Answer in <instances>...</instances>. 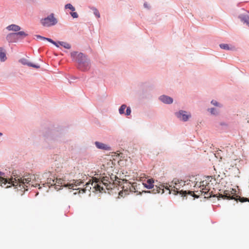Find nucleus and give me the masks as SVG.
<instances>
[{
	"label": "nucleus",
	"instance_id": "38",
	"mask_svg": "<svg viewBox=\"0 0 249 249\" xmlns=\"http://www.w3.org/2000/svg\"><path fill=\"white\" fill-rule=\"evenodd\" d=\"M2 135V134L1 132H0V137Z\"/></svg>",
	"mask_w": 249,
	"mask_h": 249
},
{
	"label": "nucleus",
	"instance_id": "37",
	"mask_svg": "<svg viewBox=\"0 0 249 249\" xmlns=\"http://www.w3.org/2000/svg\"><path fill=\"white\" fill-rule=\"evenodd\" d=\"M144 7H146V8H147V7H148V5H147V3H144Z\"/></svg>",
	"mask_w": 249,
	"mask_h": 249
},
{
	"label": "nucleus",
	"instance_id": "24",
	"mask_svg": "<svg viewBox=\"0 0 249 249\" xmlns=\"http://www.w3.org/2000/svg\"><path fill=\"white\" fill-rule=\"evenodd\" d=\"M15 34L17 35V37H18V39L20 36H23L25 37L27 36V34H26L23 31H20L18 33H15Z\"/></svg>",
	"mask_w": 249,
	"mask_h": 249
},
{
	"label": "nucleus",
	"instance_id": "34",
	"mask_svg": "<svg viewBox=\"0 0 249 249\" xmlns=\"http://www.w3.org/2000/svg\"><path fill=\"white\" fill-rule=\"evenodd\" d=\"M90 184V182H87L86 183V188H84V189H82V191H83V193H85L87 188H89V185Z\"/></svg>",
	"mask_w": 249,
	"mask_h": 249
},
{
	"label": "nucleus",
	"instance_id": "12",
	"mask_svg": "<svg viewBox=\"0 0 249 249\" xmlns=\"http://www.w3.org/2000/svg\"><path fill=\"white\" fill-rule=\"evenodd\" d=\"M6 38L9 42H15L18 39V37H17V35H16L15 33H10L8 34Z\"/></svg>",
	"mask_w": 249,
	"mask_h": 249
},
{
	"label": "nucleus",
	"instance_id": "17",
	"mask_svg": "<svg viewBox=\"0 0 249 249\" xmlns=\"http://www.w3.org/2000/svg\"><path fill=\"white\" fill-rule=\"evenodd\" d=\"M6 29L9 31H13L15 32H18L20 30V27L16 24H11L8 26Z\"/></svg>",
	"mask_w": 249,
	"mask_h": 249
},
{
	"label": "nucleus",
	"instance_id": "36",
	"mask_svg": "<svg viewBox=\"0 0 249 249\" xmlns=\"http://www.w3.org/2000/svg\"><path fill=\"white\" fill-rule=\"evenodd\" d=\"M53 44H54L55 46H56L57 47H59V46L58 45V44H59L58 42L57 43V42L53 41Z\"/></svg>",
	"mask_w": 249,
	"mask_h": 249
},
{
	"label": "nucleus",
	"instance_id": "20",
	"mask_svg": "<svg viewBox=\"0 0 249 249\" xmlns=\"http://www.w3.org/2000/svg\"><path fill=\"white\" fill-rule=\"evenodd\" d=\"M152 193H154V194H156V193H164V191H163V186H161V187H158L157 186H155V188H154L153 190H152Z\"/></svg>",
	"mask_w": 249,
	"mask_h": 249
},
{
	"label": "nucleus",
	"instance_id": "32",
	"mask_svg": "<svg viewBox=\"0 0 249 249\" xmlns=\"http://www.w3.org/2000/svg\"><path fill=\"white\" fill-rule=\"evenodd\" d=\"M239 200L241 202H244L246 201L249 202V199L245 197H242L239 199Z\"/></svg>",
	"mask_w": 249,
	"mask_h": 249
},
{
	"label": "nucleus",
	"instance_id": "26",
	"mask_svg": "<svg viewBox=\"0 0 249 249\" xmlns=\"http://www.w3.org/2000/svg\"><path fill=\"white\" fill-rule=\"evenodd\" d=\"M126 106L125 105H123L121 106L120 108H119V113L121 114H123L124 113V109L126 108Z\"/></svg>",
	"mask_w": 249,
	"mask_h": 249
},
{
	"label": "nucleus",
	"instance_id": "25",
	"mask_svg": "<svg viewBox=\"0 0 249 249\" xmlns=\"http://www.w3.org/2000/svg\"><path fill=\"white\" fill-rule=\"evenodd\" d=\"M91 9L94 14L96 16V17L98 18H100V15L98 10L96 8L94 7L91 8Z\"/></svg>",
	"mask_w": 249,
	"mask_h": 249
},
{
	"label": "nucleus",
	"instance_id": "39",
	"mask_svg": "<svg viewBox=\"0 0 249 249\" xmlns=\"http://www.w3.org/2000/svg\"><path fill=\"white\" fill-rule=\"evenodd\" d=\"M89 189H88L89 191L90 190V189H91V187H89Z\"/></svg>",
	"mask_w": 249,
	"mask_h": 249
},
{
	"label": "nucleus",
	"instance_id": "27",
	"mask_svg": "<svg viewBox=\"0 0 249 249\" xmlns=\"http://www.w3.org/2000/svg\"><path fill=\"white\" fill-rule=\"evenodd\" d=\"M36 37H37V38H40V39H43V40H47L48 41L51 42L52 43H53V41L52 39H50V38H46V37L41 36H37Z\"/></svg>",
	"mask_w": 249,
	"mask_h": 249
},
{
	"label": "nucleus",
	"instance_id": "9",
	"mask_svg": "<svg viewBox=\"0 0 249 249\" xmlns=\"http://www.w3.org/2000/svg\"><path fill=\"white\" fill-rule=\"evenodd\" d=\"M176 116L178 118L185 122L187 121L191 117L190 114H187V112L183 110H180L176 113Z\"/></svg>",
	"mask_w": 249,
	"mask_h": 249
},
{
	"label": "nucleus",
	"instance_id": "35",
	"mask_svg": "<svg viewBox=\"0 0 249 249\" xmlns=\"http://www.w3.org/2000/svg\"><path fill=\"white\" fill-rule=\"evenodd\" d=\"M136 190H138V192L139 193H141V191H140V190H141V186H139V187H136Z\"/></svg>",
	"mask_w": 249,
	"mask_h": 249
},
{
	"label": "nucleus",
	"instance_id": "2",
	"mask_svg": "<svg viewBox=\"0 0 249 249\" xmlns=\"http://www.w3.org/2000/svg\"><path fill=\"white\" fill-rule=\"evenodd\" d=\"M93 181L91 185L93 187L96 191L101 192L104 190L103 185H104L107 190L112 189L115 185H122V182L116 175L113 174H108V176L105 175V174L101 175L99 178H93Z\"/></svg>",
	"mask_w": 249,
	"mask_h": 249
},
{
	"label": "nucleus",
	"instance_id": "6",
	"mask_svg": "<svg viewBox=\"0 0 249 249\" xmlns=\"http://www.w3.org/2000/svg\"><path fill=\"white\" fill-rule=\"evenodd\" d=\"M41 24L45 27H50L55 25L57 22V19L54 18L53 14L40 20Z\"/></svg>",
	"mask_w": 249,
	"mask_h": 249
},
{
	"label": "nucleus",
	"instance_id": "22",
	"mask_svg": "<svg viewBox=\"0 0 249 249\" xmlns=\"http://www.w3.org/2000/svg\"><path fill=\"white\" fill-rule=\"evenodd\" d=\"M58 43L60 45L64 47L65 48H66V49H69L71 47V46L70 44H69L67 42H65L59 41Z\"/></svg>",
	"mask_w": 249,
	"mask_h": 249
},
{
	"label": "nucleus",
	"instance_id": "13",
	"mask_svg": "<svg viewBox=\"0 0 249 249\" xmlns=\"http://www.w3.org/2000/svg\"><path fill=\"white\" fill-rule=\"evenodd\" d=\"M160 100L165 104H171L173 102V99L166 95H162L160 97Z\"/></svg>",
	"mask_w": 249,
	"mask_h": 249
},
{
	"label": "nucleus",
	"instance_id": "7",
	"mask_svg": "<svg viewBox=\"0 0 249 249\" xmlns=\"http://www.w3.org/2000/svg\"><path fill=\"white\" fill-rule=\"evenodd\" d=\"M71 56L72 59L79 64V61L87 60L88 59L86 56L82 53H78L77 52H72L71 53Z\"/></svg>",
	"mask_w": 249,
	"mask_h": 249
},
{
	"label": "nucleus",
	"instance_id": "11",
	"mask_svg": "<svg viewBox=\"0 0 249 249\" xmlns=\"http://www.w3.org/2000/svg\"><path fill=\"white\" fill-rule=\"evenodd\" d=\"M83 182L80 180H73V183L69 184V188L73 190H78L79 188H76L78 186H80Z\"/></svg>",
	"mask_w": 249,
	"mask_h": 249
},
{
	"label": "nucleus",
	"instance_id": "8",
	"mask_svg": "<svg viewBox=\"0 0 249 249\" xmlns=\"http://www.w3.org/2000/svg\"><path fill=\"white\" fill-rule=\"evenodd\" d=\"M69 184L66 183V181L61 179V178H56V180H55V183L54 184V188L59 190L61 189L62 187H68L69 188Z\"/></svg>",
	"mask_w": 249,
	"mask_h": 249
},
{
	"label": "nucleus",
	"instance_id": "1",
	"mask_svg": "<svg viewBox=\"0 0 249 249\" xmlns=\"http://www.w3.org/2000/svg\"><path fill=\"white\" fill-rule=\"evenodd\" d=\"M3 173L0 172V184L2 187L7 188L10 187L11 185L15 186L18 188V186L19 190L24 189L25 190H27V188L30 185L32 186L36 187L37 186H40V184H36V185L32 184L31 180L35 178V176L33 175H27L22 177L20 176H15V178L12 177L10 180H8L6 178L2 177Z\"/></svg>",
	"mask_w": 249,
	"mask_h": 249
},
{
	"label": "nucleus",
	"instance_id": "4",
	"mask_svg": "<svg viewBox=\"0 0 249 249\" xmlns=\"http://www.w3.org/2000/svg\"><path fill=\"white\" fill-rule=\"evenodd\" d=\"M185 185V182L182 180L175 178L171 182L168 190H169L170 193H172L174 195L179 193L182 196H185L187 194L195 196L193 192L183 191L180 189Z\"/></svg>",
	"mask_w": 249,
	"mask_h": 249
},
{
	"label": "nucleus",
	"instance_id": "18",
	"mask_svg": "<svg viewBox=\"0 0 249 249\" xmlns=\"http://www.w3.org/2000/svg\"><path fill=\"white\" fill-rule=\"evenodd\" d=\"M95 144L96 146H97V147L99 149H105V150H107L109 149V147L107 145L104 144L103 143L96 142H95Z\"/></svg>",
	"mask_w": 249,
	"mask_h": 249
},
{
	"label": "nucleus",
	"instance_id": "16",
	"mask_svg": "<svg viewBox=\"0 0 249 249\" xmlns=\"http://www.w3.org/2000/svg\"><path fill=\"white\" fill-rule=\"evenodd\" d=\"M19 62L22 63L23 65H26L30 67H32L36 68H39V66L33 64L30 62H29L28 60L25 58H22L19 60Z\"/></svg>",
	"mask_w": 249,
	"mask_h": 249
},
{
	"label": "nucleus",
	"instance_id": "31",
	"mask_svg": "<svg viewBox=\"0 0 249 249\" xmlns=\"http://www.w3.org/2000/svg\"><path fill=\"white\" fill-rule=\"evenodd\" d=\"M131 112V108L130 107H127L126 110V115L128 116L130 115Z\"/></svg>",
	"mask_w": 249,
	"mask_h": 249
},
{
	"label": "nucleus",
	"instance_id": "28",
	"mask_svg": "<svg viewBox=\"0 0 249 249\" xmlns=\"http://www.w3.org/2000/svg\"><path fill=\"white\" fill-rule=\"evenodd\" d=\"M65 8L70 9L72 11H74L75 10V8L70 3L67 4L65 5Z\"/></svg>",
	"mask_w": 249,
	"mask_h": 249
},
{
	"label": "nucleus",
	"instance_id": "19",
	"mask_svg": "<svg viewBox=\"0 0 249 249\" xmlns=\"http://www.w3.org/2000/svg\"><path fill=\"white\" fill-rule=\"evenodd\" d=\"M0 58L1 61H5L6 59V56L5 52L2 48L0 47Z\"/></svg>",
	"mask_w": 249,
	"mask_h": 249
},
{
	"label": "nucleus",
	"instance_id": "29",
	"mask_svg": "<svg viewBox=\"0 0 249 249\" xmlns=\"http://www.w3.org/2000/svg\"><path fill=\"white\" fill-rule=\"evenodd\" d=\"M209 110L212 114L215 115L218 113V112L217 111H216L215 109L214 108H211Z\"/></svg>",
	"mask_w": 249,
	"mask_h": 249
},
{
	"label": "nucleus",
	"instance_id": "14",
	"mask_svg": "<svg viewBox=\"0 0 249 249\" xmlns=\"http://www.w3.org/2000/svg\"><path fill=\"white\" fill-rule=\"evenodd\" d=\"M154 179L150 178L147 180L146 183H142V185L147 189H151L154 187Z\"/></svg>",
	"mask_w": 249,
	"mask_h": 249
},
{
	"label": "nucleus",
	"instance_id": "30",
	"mask_svg": "<svg viewBox=\"0 0 249 249\" xmlns=\"http://www.w3.org/2000/svg\"><path fill=\"white\" fill-rule=\"evenodd\" d=\"M211 103L214 106L221 107V106L216 101L212 100L211 101Z\"/></svg>",
	"mask_w": 249,
	"mask_h": 249
},
{
	"label": "nucleus",
	"instance_id": "33",
	"mask_svg": "<svg viewBox=\"0 0 249 249\" xmlns=\"http://www.w3.org/2000/svg\"><path fill=\"white\" fill-rule=\"evenodd\" d=\"M71 15L73 18H77L78 17L77 13L76 12H71Z\"/></svg>",
	"mask_w": 249,
	"mask_h": 249
},
{
	"label": "nucleus",
	"instance_id": "5",
	"mask_svg": "<svg viewBox=\"0 0 249 249\" xmlns=\"http://www.w3.org/2000/svg\"><path fill=\"white\" fill-rule=\"evenodd\" d=\"M125 185L123 186V191H120L119 195L121 197H124L129 194V192H138V190H136V187L141 186L140 183L137 182H133L132 184L129 182H127L126 180L124 182Z\"/></svg>",
	"mask_w": 249,
	"mask_h": 249
},
{
	"label": "nucleus",
	"instance_id": "15",
	"mask_svg": "<svg viewBox=\"0 0 249 249\" xmlns=\"http://www.w3.org/2000/svg\"><path fill=\"white\" fill-rule=\"evenodd\" d=\"M240 20L249 26V15L247 14H241L239 16Z\"/></svg>",
	"mask_w": 249,
	"mask_h": 249
},
{
	"label": "nucleus",
	"instance_id": "3",
	"mask_svg": "<svg viewBox=\"0 0 249 249\" xmlns=\"http://www.w3.org/2000/svg\"><path fill=\"white\" fill-rule=\"evenodd\" d=\"M204 193V196L205 197H210L212 196L213 197H217L218 199L219 200L220 198H222L224 199H237L235 198V196H237L236 195V190L232 189L231 190H225L223 192V194H219V195L217 196L216 195H213L212 192H209V188L208 185L205 186L204 188L202 189V194Z\"/></svg>",
	"mask_w": 249,
	"mask_h": 249
},
{
	"label": "nucleus",
	"instance_id": "21",
	"mask_svg": "<svg viewBox=\"0 0 249 249\" xmlns=\"http://www.w3.org/2000/svg\"><path fill=\"white\" fill-rule=\"evenodd\" d=\"M219 46L221 49L224 50H229L233 49V47H230L227 44H221Z\"/></svg>",
	"mask_w": 249,
	"mask_h": 249
},
{
	"label": "nucleus",
	"instance_id": "23",
	"mask_svg": "<svg viewBox=\"0 0 249 249\" xmlns=\"http://www.w3.org/2000/svg\"><path fill=\"white\" fill-rule=\"evenodd\" d=\"M55 180H56V178H48L47 179V183L48 184H49V186H54Z\"/></svg>",
	"mask_w": 249,
	"mask_h": 249
},
{
	"label": "nucleus",
	"instance_id": "10",
	"mask_svg": "<svg viewBox=\"0 0 249 249\" xmlns=\"http://www.w3.org/2000/svg\"><path fill=\"white\" fill-rule=\"evenodd\" d=\"M78 68L83 71L88 70L89 68V62L88 60L79 61Z\"/></svg>",
	"mask_w": 249,
	"mask_h": 249
}]
</instances>
